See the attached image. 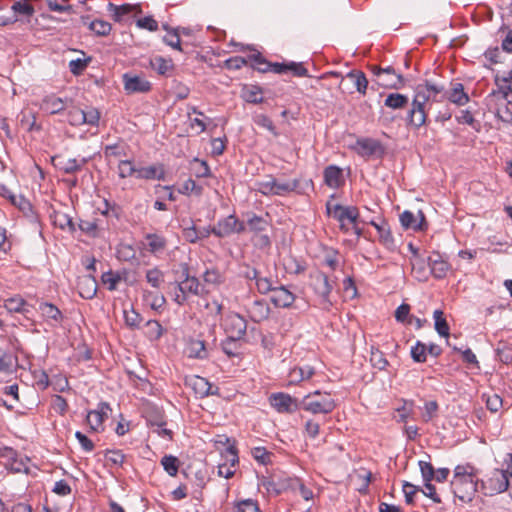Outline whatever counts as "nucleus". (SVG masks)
<instances>
[{
    "mask_svg": "<svg viewBox=\"0 0 512 512\" xmlns=\"http://www.w3.org/2000/svg\"><path fill=\"white\" fill-rule=\"evenodd\" d=\"M105 457L112 466H122L125 455L120 450H106Z\"/></svg>",
    "mask_w": 512,
    "mask_h": 512,
    "instance_id": "nucleus-63",
    "label": "nucleus"
},
{
    "mask_svg": "<svg viewBox=\"0 0 512 512\" xmlns=\"http://www.w3.org/2000/svg\"><path fill=\"white\" fill-rule=\"evenodd\" d=\"M98 284L94 276L83 275L77 279V289L83 299H93L97 293Z\"/></svg>",
    "mask_w": 512,
    "mask_h": 512,
    "instance_id": "nucleus-18",
    "label": "nucleus"
},
{
    "mask_svg": "<svg viewBox=\"0 0 512 512\" xmlns=\"http://www.w3.org/2000/svg\"><path fill=\"white\" fill-rule=\"evenodd\" d=\"M88 19V16L82 17V22L87 24ZM88 28L97 36H106L110 33L112 26L107 21L96 19L88 23Z\"/></svg>",
    "mask_w": 512,
    "mask_h": 512,
    "instance_id": "nucleus-33",
    "label": "nucleus"
},
{
    "mask_svg": "<svg viewBox=\"0 0 512 512\" xmlns=\"http://www.w3.org/2000/svg\"><path fill=\"white\" fill-rule=\"evenodd\" d=\"M186 383L194 390L195 394L201 398L216 393L211 391L212 385L204 377L195 375L187 379Z\"/></svg>",
    "mask_w": 512,
    "mask_h": 512,
    "instance_id": "nucleus-28",
    "label": "nucleus"
},
{
    "mask_svg": "<svg viewBox=\"0 0 512 512\" xmlns=\"http://www.w3.org/2000/svg\"><path fill=\"white\" fill-rule=\"evenodd\" d=\"M325 184L333 189H337L343 185V172L342 169L336 165H329L323 171Z\"/></svg>",
    "mask_w": 512,
    "mask_h": 512,
    "instance_id": "nucleus-27",
    "label": "nucleus"
},
{
    "mask_svg": "<svg viewBox=\"0 0 512 512\" xmlns=\"http://www.w3.org/2000/svg\"><path fill=\"white\" fill-rule=\"evenodd\" d=\"M191 171L193 175L197 178H206L209 177L211 172L210 168L206 161L199 160L198 158H195L191 162Z\"/></svg>",
    "mask_w": 512,
    "mask_h": 512,
    "instance_id": "nucleus-44",
    "label": "nucleus"
},
{
    "mask_svg": "<svg viewBox=\"0 0 512 512\" xmlns=\"http://www.w3.org/2000/svg\"><path fill=\"white\" fill-rule=\"evenodd\" d=\"M357 146L367 155H373L380 148V143L371 138H361L357 140Z\"/></svg>",
    "mask_w": 512,
    "mask_h": 512,
    "instance_id": "nucleus-48",
    "label": "nucleus"
},
{
    "mask_svg": "<svg viewBox=\"0 0 512 512\" xmlns=\"http://www.w3.org/2000/svg\"><path fill=\"white\" fill-rule=\"evenodd\" d=\"M144 246L148 252L154 256H159L165 252L167 248V240L160 234L148 233L145 235Z\"/></svg>",
    "mask_w": 512,
    "mask_h": 512,
    "instance_id": "nucleus-20",
    "label": "nucleus"
},
{
    "mask_svg": "<svg viewBox=\"0 0 512 512\" xmlns=\"http://www.w3.org/2000/svg\"><path fill=\"white\" fill-rule=\"evenodd\" d=\"M254 122L256 125L267 129L271 132L275 137L279 135L273 121L265 114H258L254 117Z\"/></svg>",
    "mask_w": 512,
    "mask_h": 512,
    "instance_id": "nucleus-53",
    "label": "nucleus"
},
{
    "mask_svg": "<svg viewBox=\"0 0 512 512\" xmlns=\"http://www.w3.org/2000/svg\"><path fill=\"white\" fill-rule=\"evenodd\" d=\"M428 265L430 267V273L436 279H443L446 277L451 266L446 259L439 252H432L427 258Z\"/></svg>",
    "mask_w": 512,
    "mask_h": 512,
    "instance_id": "nucleus-15",
    "label": "nucleus"
},
{
    "mask_svg": "<svg viewBox=\"0 0 512 512\" xmlns=\"http://www.w3.org/2000/svg\"><path fill=\"white\" fill-rule=\"evenodd\" d=\"M269 226V222L267 219L258 216L256 214H252L247 219V227L251 232H254L256 234L261 233L265 231Z\"/></svg>",
    "mask_w": 512,
    "mask_h": 512,
    "instance_id": "nucleus-37",
    "label": "nucleus"
},
{
    "mask_svg": "<svg viewBox=\"0 0 512 512\" xmlns=\"http://www.w3.org/2000/svg\"><path fill=\"white\" fill-rule=\"evenodd\" d=\"M347 77L354 80V85L359 93L366 94L368 80L362 71L352 70L347 74Z\"/></svg>",
    "mask_w": 512,
    "mask_h": 512,
    "instance_id": "nucleus-39",
    "label": "nucleus"
},
{
    "mask_svg": "<svg viewBox=\"0 0 512 512\" xmlns=\"http://www.w3.org/2000/svg\"><path fill=\"white\" fill-rule=\"evenodd\" d=\"M256 288H257V291L262 294V295H266L268 293H272V291L275 289V285H274V282L268 278V277H261L259 275V277L257 278V281H256Z\"/></svg>",
    "mask_w": 512,
    "mask_h": 512,
    "instance_id": "nucleus-58",
    "label": "nucleus"
},
{
    "mask_svg": "<svg viewBox=\"0 0 512 512\" xmlns=\"http://www.w3.org/2000/svg\"><path fill=\"white\" fill-rule=\"evenodd\" d=\"M0 457L7 460L5 467L12 473H29L27 465L29 458H18V454L13 448L7 446L0 448Z\"/></svg>",
    "mask_w": 512,
    "mask_h": 512,
    "instance_id": "nucleus-10",
    "label": "nucleus"
},
{
    "mask_svg": "<svg viewBox=\"0 0 512 512\" xmlns=\"http://www.w3.org/2000/svg\"><path fill=\"white\" fill-rule=\"evenodd\" d=\"M434 318V326L435 330L440 336L448 337L449 336V325L444 317V313L442 310H435L433 313Z\"/></svg>",
    "mask_w": 512,
    "mask_h": 512,
    "instance_id": "nucleus-41",
    "label": "nucleus"
},
{
    "mask_svg": "<svg viewBox=\"0 0 512 512\" xmlns=\"http://www.w3.org/2000/svg\"><path fill=\"white\" fill-rule=\"evenodd\" d=\"M175 284L179 293L175 295L174 301L180 306L186 303L190 295L201 296L205 291L196 277L192 279H181L176 281Z\"/></svg>",
    "mask_w": 512,
    "mask_h": 512,
    "instance_id": "nucleus-6",
    "label": "nucleus"
},
{
    "mask_svg": "<svg viewBox=\"0 0 512 512\" xmlns=\"http://www.w3.org/2000/svg\"><path fill=\"white\" fill-rule=\"evenodd\" d=\"M146 281L154 288H160L164 282V273L158 268H152L146 271Z\"/></svg>",
    "mask_w": 512,
    "mask_h": 512,
    "instance_id": "nucleus-49",
    "label": "nucleus"
},
{
    "mask_svg": "<svg viewBox=\"0 0 512 512\" xmlns=\"http://www.w3.org/2000/svg\"><path fill=\"white\" fill-rule=\"evenodd\" d=\"M400 222H401V225L405 228V229H412L414 231H421L420 229H418L417 227V218L416 216L411 212V211H404L401 215H400Z\"/></svg>",
    "mask_w": 512,
    "mask_h": 512,
    "instance_id": "nucleus-57",
    "label": "nucleus"
},
{
    "mask_svg": "<svg viewBox=\"0 0 512 512\" xmlns=\"http://www.w3.org/2000/svg\"><path fill=\"white\" fill-rule=\"evenodd\" d=\"M359 217V209L356 206H345L342 212L339 214L337 221H348L353 225V228H356V223L359 222Z\"/></svg>",
    "mask_w": 512,
    "mask_h": 512,
    "instance_id": "nucleus-36",
    "label": "nucleus"
},
{
    "mask_svg": "<svg viewBox=\"0 0 512 512\" xmlns=\"http://www.w3.org/2000/svg\"><path fill=\"white\" fill-rule=\"evenodd\" d=\"M122 280V276L119 272H114L109 270L104 272L101 276V281L104 285L107 286L109 291H114L117 289L118 283Z\"/></svg>",
    "mask_w": 512,
    "mask_h": 512,
    "instance_id": "nucleus-45",
    "label": "nucleus"
},
{
    "mask_svg": "<svg viewBox=\"0 0 512 512\" xmlns=\"http://www.w3.org/2000/svg\"><path fill=\"white\" fill-rule=\"evenodd\" d=\"M69 0H46L49 10L57 13L72 14L74 12L73 6L68 4Z\"/></svg>",
    "mask_w": 512,
    "mask_h": 512,
    "instance_id": "nucleus-46",
    "label": "nucleus"
},
{
    "mask_svg": "<svg viewBox=\"0 0 512 512\" xmlns=\"http://www.w3.org/2000/svg\"><path fill=\"white\" fill-rule=\"evenodd\" d=\"M11 9L15 14H21L28 17H31L35 12L34 7L27 3L26 0L15 1Z\"/></svg>",
    "mask_w": 512,
    "mask_h": 512,
    "instance_id": "nucleus-54",
    "label": "nucleus"
},
{
    "mask_svg": "<svg viewBox=\"0 0 512 512\" xmlns=\"http://www.w3.org/2000/svg\"><path fill=\"white\" fill-rule=\"evenodd\" d=\"M402 488L405 496V502L412 505L414 503V496L420 492L421 488L407 481H404Z\"/></svg>",
    "mask_w": 512,
    "mask_h": 512,
    "instance_id": "nucleus-62",
    "label": "nucleus"
},
{
    "mask_svg": "<svg viewBox=\"0 0 512 512\" xmlns=\"http://www.w3.org/2000/svg\"><path fill=\"white\" fill-rule=\"evenodd\" d=\"M73 104L71 98L62 99L54 94L47 95L43 98L41 103V109L49 114H59Z\"/></svg>",
    "mask_w": 512,
    "mask_h": 512,
    "instance_id": "nucleus-13",
    "label": "nucleus"
},
{
    "mask_svg": "<svg viewBox=\"0 0 512 512\" xmlns=\"http://www.w3.org/2000/svg\"><path fill=\"white\" fill-rule=\"evenodd\" d=\"M409 103V98L400 93H390L387 95L384 105L388 108L397 110L405 108Z\"/></svg>",
    "mask_w": 512,
    "mask_h": 512,
    "instance_id": "nucleus-34",
    "label": "nucleus"
},
{
    "mask_svg": "<svg viewBox=\"0 0 512 512\" xmlns=\"http://www.w3.org/2000/svg\"><path fill=\"white\" fill-rule=\"evenodd\" d=\"M336 407L334 399L328 393L316 390L300 400V409L312 414H329Z\"/></svg>",
    "mask_w": 512,
    "mask_h": 512,
    "instance_id": "nucleus-2",
    "label": "nucleus"
},
{
    "mask_svg": "<svg viewBox=\"0 0 512 512\" xmlns=\"http://www.w3.org/2000/svg\"><path fill=\"white\" fill-rule=\"evenodd\" d=\"M110 410L107 403H100L99 409L92 410L87 415V423L92 431H99L104 419L107 417V411Z\"/></svg>",
    "mask_w": 512,
    "mask_h": 512,
    "instance_id": "nucleus-25",
    "label": "nucleus"
},
{
    "mask_svg": "<svg viewBox=\"0 0 512 512\" xmlns=\"http://www.w3.org/2000/svg\"><path fill=\"white\" fill-rule=\"evenodd\" d=\"M479 485V478L476 474L471 477L458 478V480H452L451 486L455 496L459 499L471 500L472 496L477 492Z\"/></svg>",
    "mask_w": 512,
    "mask_h": 512,
    "instance_id": "nucleus-8",
    "label": "nucleus"
},
{
    "mask_svg": "<svg viewBox=\"0 0 512 512\" xmlns=\"http://www.w3.org/2000/svg\"><path fill=\"white\" fill-rule=\"evenodd\" d=\"M248 60L252 62L251 67L261 73L271 70L272 63L268 62L259 52L248 56Z\"/></svg>",
    "mask_w": 512,
    "mask_h": 512,
    "instance_id": "nucleus-42",
    "label": "nucleus"
},
{
    "mask_svg": "<svg viewBox=\"0 0 512 512\" xmlns=\"http://www.w3.org/2000/svg\"><path fill=\"white\" fill-rule=\"evenodd\" d=\"M295 299L294 293L284 285L276 286L270 296V301L276 308H290Z\"/></svg>",
    "mask_w": 512,
    "mask_h": 512,
    "instance_id": "nucleus-14",
    "label": "nucleus"
},
{
    "mask_svg": "<svg viewBox=\"0 0 512 512\" xmlns=\"http://www.w3.org/2000/svg\"><path fill=\"white\" fill-rule=\"evenodd\" d=\"M161 464L164 468V470L170 475V476H176L178 473L179 468V460L177 457L173 455H165L161 459Z\"/></svg>",
    "mask_w": 512,
    "mask_h": 512,
    "instance_id": "nucleus-50",
    "label": "nucleus"
},
{
    "mask_svg": "<svg viewBox=\"0 0 512 512\" xmlns=\"http://www.w3.org/2000/svg\"><path fill=\"white\" fill-rule=\"evenodd\" d=\"M239 339L228 337L222 341V351L229 357L237 355L239 349Z\"/></svg>",
    "mask_w": 512,
    "mask_h": 512,
    "instance_id": "nucleus-55",
    "label": "nucleus"
},
{
    "mask_svg": "<svg viewBox=\"0 0 512 512\" xmlns=\"http://www.w3.org/2000/svg\"><path fill=\"white\" fill-rule=\"evenodd\" d=\"M150 65L160 75H167V73L173 68L171 60L164 59L160 56L151 59Z\"/></svg>",
    "mask_w": 512,
    "mask_h": 512,
    "instance_id": "nucleus-43",
    "label": "nucleus"
},
{
    "mask_svg": "<svg viewBox=\"0 0 512 512\" xmlns=\"http://www.w3.org/2000/svg\"><path fill=\"white\" fill-rule=\"evenodd\" d=\"M146 420L151 427L161 428V426H166L164 415L157 409L150 411L147 414Z\"/></svg>",
    "mask_w": 512,
    "mask_h": 512,
    "instance_id": "nucleus-59",
    "label": "nucleus"
},
{
    "mask_svg": "<svg viewBox=\"0 0 512 512\" xmlns=\"http://www.w3.org/2000/svg\"><path fill=\"white\" fill-rule=\"evenodd\" d=\"M311 287L314 293L318 296V303L320 307L324 310H330L333 303L330 300V294L332 292L333 286L329 281L328 276L318 271L311 275Z\"/></svg>",
    "mask_w": 512,
    "mask_h": 512,
    "instance_id": "nucleus-5",
    "label": "nucleus"
},
{
    "mask_svg": "<svg viewBox=\"0 0 512 512\" xmlns=\"http://www.w3.org/2000/svg\"><path fill=\"white\" fill-rule=\"evenodd\" d=\"M236 508L237 512H259L258 503L252 499L238 502Z\"/></svg>",
    "mask_w": 512,
    "mask_h": 512,
    "instance_id": "nucleus-64",
    "label": "nucleus"
},
{
    "mask_svg": "<svg viewBox=\"0 0 512 512\" xmlns=\"http://www.w3.org/2000/svg\"><path fill=\"white\" fill-rule=\"evenodd\" d=\"M124 88L129 93H144L151 90V83L140 76L124 74Z\"/></svg>",
    "mask_w": 512,
    "mask_h": 512,
    "instance_id": "nucleus-23",
    "label": "nucleus"
},
{
    "mask_svg": "<svg viewBox=\"0 0 512 512\" xmlns=\"http://www.w3.org/2000/svg\"><path fill=\"white\" fill-rule=\"evenodd\" d=\"M427 346L421 341H417L411 348V357L417 363L426 361Z\"/></svg>",
    "mask_w": 512,
    "mask_h": 512,
    "instance_id": "nucleus-52",
    "label": "nucleus"
},
{
    "mask_svg": "<svg viewBox=\"0 0 512 512\" xmlns=\"http://www.w3.org/2000/svg\"><path fill=\"white\" fill-rule=\"evenodd\" d=\"M315 374L312 366L305 365L302 367H294L289 373L290 383H298L303 380L310 379Z\"/></svg>",
    "mask_w": 512,
    "mask_h": 512,
    "instance_id": "nucleus-32",
    "label": "nucleus"
},
{
    "mask_svg": "<svg viewBox=\"0 0 512 512\" xmlns=\"http://www.w3.org/2000/svg\"><path fill=\"white\" fill-rule=\"evenodd\" d=\"M136 178L143 180H164L165 169L163 164H154L147 167H136Z\"/></svg>",
    "mask_w": 512,
    "mask_h": 512,
    "instance_id": "nucleus-24",
    "label": "nucleus"
},
{
    "mask_svg": "<svg viewBox=\"0 0 512 512\" xmlns=\"http://www.w3.org/2000/svg\"><path fill=\"white\" fill-rule=\"evenodd\" d=\"M298 179L281 180L269 176L267 180L257 183V191L265 196H285L294 192L299 187Z\"/></svg>",
    "mask_w": 512,
    "mask_h": 512,
    "instance_id": "nucleus-3",
    "label": "nucleus"
},
{
    "mask_svg": "<svg viewBox=\"0 0 512 512\" xmlns=\"http://www.w3.org/2000/svg\"><path fill=\"white\" fill-rule=\"evenodd\" d=\"M53 165L64 174H73L80 171L87 163L86 158H65L61 155L52 157Z\"/></svg>",
    "mask_w": 512,
    "mask_h": 512,
    "instance_id": "nucleus-12",
    "label": "nucleus"
},
{
    "mask_svg": "<svg viewBox=\"0 0 512 512\" xmlns=\"http://www.w3.org/2000/svg\"><path fill=\"white\" fill-rule=\"evenodd\" d=\"M383 76H391V79H381V86L383 87L397 90L405 86L406 80L404 76L396 72L392 66L382 68L381 77Z\"/></svg>",
    "mask_w": 512,
    "mask_h": 512,
    "instance_id": "nucleus-22",
    "label": "nucleus"
},
{
    "mask_svg": "<svg viewBox=\"0 0 512 512\" xmlns=\"http://www.w3.org/2000/svg\"><path fill=\"white\" fill-rule=\"evenodd\" d=\"M108 10L112 13V18L116 22L124 21L125 17L134 11L136 12V14L142 13L140 5H132V4H123V5L117 6L113 3H109Z\"/></svg>",
    "mask_w": 512,
    "mask_h": 512,
    "instance_id": "nucleus-26",
    "label": "nucleus"
},
{
    "mask_svg": "<svg viewBox=\"0 0 512 512\" xmlns=\"http://www.w3.org/2000/svg\"><path fill=\"white\" fill-rule=\"evenodd\" d=\"M361 222L368 223L373 226L378 232L380 242L383 243L387 248H392L394 246V238L385 219L379 217V221L371 219L368 221L361 220Z\"/></svg>",
    "mask_w": 512,
    "mask_h": 512,
    "instance_id": "nucleus-17",
    "label": "nucleus"
},
{
    "mask_svg": "<svg viewBox=\"0 0 512 512\" xmlns=\"http://www.w3.org/2000/svg\"><path fill=\"white\" fill-rule=\"evenodd\" d=\"M442 98H447L452 103L459 106H462L469 101V96L464 92V86L461 83H456L449 91H445Z\"/></svg>",
    "mask_w": 512,
    "mask_h": 512,
    "instance_id": "nucleus-30",
    "label": "nucleus"
},
{
    "mask_svg": "<svg viewBox=\"0 0 512 512\" xmlns=\"http://www.w3.org/2000/svg\"><path fill=\"white\" fill-rule=\"evenodd\" d=\"M269 403L278 413L291 414L300 409V401L284 392L272 393Z\"/></svg>",
    "mask_w": 512,
    "mask_h": 512,
    "instance_id": "nucleus-9",
    "label": "nucleus"
},
{
    "mask_svg": "<svg viewBox=\"0 0 512 512\" xmlns=\"http://www.w3.org/2000/svg\"><path fill=\"white\" fill-rule=\"evenodd\" d=\"M418 465L424 482H431L434 480L435 469L430 462L420 460Z\"/></svg>",
    "mask_w": 512,
    "mask_h": 512,
    "instance_id": "nucleus-61",
    "label": "nucleus"
},
{
    "mask_svg": "<svg viewBox=\"0 0 512 512\" xmlns=\"http://www.w3.org/2000/svg\"><path fill=\"white\" fill-rule=\"evenodd\" d=\"M39 310L41 311L43 317H45L46 319H51L56 322H60L63 318L61 311L51 303H40Z\"/></svg>",
    "mask_w": 512,
    "mask_h": 512,
    "instance_id": "nucleus-38",
    "label": "nucleus"
},
{
    "mask_svg": "<svg viewBox=\"0 0 512 512\" xmlns=\"http://www.w3.org/2000/svg\"><path fill=\"white\" fill-rule=\"evenodd\" d=\"M247 313L253 322L260 323L269 318L271 309L265 300L257 299L248 306Z\"/></svg>",
    "mask_w": 512,
    "mask_h": 512,
    "instance_id": "nucleus-16",
    "label": "nucleus"
},
{
    "mask_svg": "<svg viewBox=\"0 0 512 512\" xmlns=\"http://www.w3.org/2000/svg\"><path fill=\"white\" fill-rule=\"evenodd\" d=\"M245 230L246 225L232 214L220 219L217 224L211 228V233L219 238H224L234 233L240 234Z\"/></svg>",
    "mask_w": 512,
    "mask_h": 512,
    "instance_id": "nucleus-7",
    "label": "nucleus"
},
{
    "mask_svg": "<svg viewBox=\"0 0 512 512\" xmlns=\"http://www.w3.org/2000/svg\"><path fill=\"white\" fill-rule=\"evenodd\" d=\"M50 217L52 219L53 224L59 227L60 229H67L71 233H74L76 231L75 223L73 222V219L70 215L61 211H54Z\"/></svg>",
    "mask_w": 512,
    "mask_h": 512,
    "instance_id": "nucleus-31",
    "label": "nucleus"
},
{
    "mask_svg": "<svg viewBox=\"0 0 512 512\" xmlns=\"http://www.w3.org/2000/svg\"><path fill=\"white\" fill-rule=\"evenodd\" d=\"M186 353L192 359H206L208 358V350L205 346V341L200 339H190L187 342Z\"/></svg>",
    "mask_w": 512,
    "mask_h": 512,
    "instance_id": "nucleus-29",
    "label": "nucleus"
},
{
    "mask_svg": "<svg viewBox=\"0 0 512 512\" xmlns=\"http://www.w3.org/2000/svg\"><path fill=\"white\" fill-rule=\"evenodd\" d=\"M224 329L228 337L241 340L246 335L247 321L238 313H229L224 320Z\"/></svg>",
    "mask_w": 512,
    "mask_h": 512,
    "instance_id": "nucleus-11",
    "label": "nucleus"
},
{
    "mask_svg": "<svg viewBox=\"0 0 512 512\" xmlns=\"http://www.w3.org/2000/svg\"><path fill=\"white\" fill-rule=\"evenodd\" d=\"M512 79V72L508 77L500 78L499 76L495 77V84L497 85V90H493L489 95V99L497 98L507 101L508 104L512 103V99H509L510 94L512 93V87L509 85Z\"/></svg>",
    "mask_w": 512,
    "mask_h": 512,
    "instance_id": "nucleus-19",
    "label": "nucleus"
},
{
    "mask_svg": "<svg viewBox=\"0 0 512 512\" xmlns=\"http://www.w3.org/2000/svg\"><path fill=\"white\" fill-rule=\"evenodd\" d=\"M178 192L180 194H184V195H188L190 193H194L196 195H201L203 192V187L198 185L193 179L189 178L178 189Z\"/></svg>",
    "mask_w": 512,
    "mask_h": 512,
    "instance_id": "nucleus-56",
    "label": "nucleus"
},
{
    "mask_svg": "<svg viewBox=\"0 0 512 512\" xmlns=\"http://www.w3.org/2000/svg\"><path fill=\"white\" fill-rule=\"evenodd\" d=\"M431 97H433L432 94L427 92L424 84H419L416 87L411 109L408 111L406 116L408 125L418 129L426 124L427 112L425 106Z\"/></svg>",
    "mask_w": 512,
    "mask_h": 512,
    "instance_id": "nucleus-1",
    "label": "nucleus"
},
{
    "mask_svg": "<svg viewBox=\"0 0 512 512\" xmlns=\"http://www.w3.org/2000/svg\"><path fill=\"white\" fill-rule=\"evenodd\" d=\"M67 121L72 126H81L84 124V118H83V110L72 106L70 104L69 110L67 112Z\"/></svg>",
    "mask_w": 512,
    "mask_h": 512,
    "instance_id": "nucleus-51",
    "label": "nucleus"
},
{
    "mask_svg": "<svg viewBox=\"0 0 512 512\" xmlns=\"http://www.w3.org/2000/svg\"><path fill=\"white\" fill-rule=\"evenodd\" d=\"M163 335V327L157 320H148L146 322V336L152 340L156 341L161 338Z\"/></svg>",
    "mask_w": 512,
    "mask_h": 512,
    "instance_id": "nucleus-47",
    "label": "nucleus"
},
{
    "mask_svg": "<svg viewBox=\"0 0 512 512\" xmlns=\"http://www.w3.org/2000/svg\"><path fill=\"white\" fill-rule=\"evenodd\" d=\"M124 319L126 325L130 328H138L140 322L142 321L141 315L136 312L133 307H131L129 310H124Z\"/></svg>",
    "mask_w": 512,
    "mask_h": 512,
    "instance_id": "nucleus-60",
    "label": "nucleus"
},
{
    "mask_svg": "<svg viewBox=\"0 0 512 512\" xmlns=\"http://www.w3.org/2000/svg\"><path fill=\"white\" fill-rule=\"evenodd\" d=\"M383 76H391V79H381V86L383 87L397 90L405 86L406 80L404 76L396 72L392 66L382 68L381 77Z\"/></svg>",
    "mask_w": 512,
    "mask_h": 512,
    "instance_id": "nucleus-21",
    "label": "nucleus"
},
{
    "mask_svg": "<svg viewBox=\"0 0 512 512\" xmlns=\"http://www.w3.org/2000/svg\"><path fill=\"white\" fill-rule=\"evenodd\" d=\"M27 306L26 301L19 296L11 297L4 301V307L10 313H26L28 312Z\"/></svg>",
    "mask_w": 512,
    "mask_h": 512,
    "instance_id": "nucleus-35",
    "label": "nucleus"
},
{
    "mask_svg": "<svg viewBox=\"0 0 512 512\" xmlns=\"http://www.w3.org/2000/svg\"><path fill=\"white\" fill-rule=\"evenodd\" d=\"M262 89L259 86L250 85L243 88L244 99L253 104H259L263 102Z\"/></svg>",
    "mask_w": 512,
    "mask_h": 512,
    "instance_id": "nucleus-40",
    "label": "nucleus"
},
{
    "mask_svg": "<svg viewBox=\"0 0 512 512\" xmlns=\"http://www.w3.org/2000/svg\"><path fill=\"white\" fill-rule=\"evenodd\" d=\"M512 482L504 470L494 469L480 481L481 490L486 496H493L511 488Z\"/></svg>",
    "mask_w": 512,
    "mask_h": 512,
    "instance_id": "nucleus-4",
    "label": "nucleus"
}]
</instances>
